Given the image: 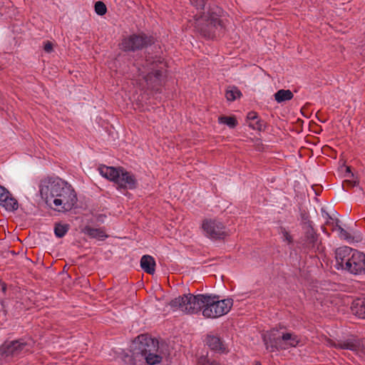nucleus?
<instances>
[{
  "label": "nucleus",
  "instance_id": "7",
  "mask_svg": "<svg viewBox=\"0 0 365 365\" xmlns=\"http://www.w3.org/2000/svg\"><path fill=\"white\" fill-rule=\"evenodd\" d=\"M301 252L313 256L322 250L320 235L317 232L314 226L304 227L300 229V237L298 240Z\"/></svg>",
  "mask_w": 365,
  "mask_h": 365
},
{
  "label": "nucleus",
  "instance_id": "14",
  "mask_svg": "<svg viewBox=\"0 0 365 365\" xmlns=\"http://www.w3.org/2000/svg\"><path fill=\"white\" fill-rule=\"evenodd\" d=\"M140 267L144 272L153 274L155 272V261L150 255H143L140 259Z\"/></svg>",
  "mask_w": 365,
  "mask_h": 365
},
{
  "label": "nucleus",
  "instance_id": "38",
  "mask_svg": "<svg viewBox=\"0 0 365 365\" xmlns=\"http://www.w3.org/2000/svg\"><path fill=\"white\" fill-rule=\"evenodd\" d=\"M297 122H298V125H299V123L301 122V120H300V119H299V118H298Z\"/></svg>",
  "mask_w": 365,
  "mask_h": 365
},
{
  "label": "nucleus",
  "instance_id": "24",
  "mask_svg": "<svg viewBox=\"0 0 365 365\" xmlns=\"http://www.w3.org/2000/svg\"><path fill=\"white\" fill-rule=\"evenodd\" d=\"M241 92L236 87H231L226 91L225 97L229 101H234L237 98H240Z\"/></svg>",
  "mask_w": 365,
  "mask_h": 365
},
{
  "label": "nucleus",
  "instance_id": "23",
  "mask_svg": "<svg viewBox=\"0 0 365 365\" xmlns=\"http://www.w3.org/2000/svg\"><path fill=\"white\" fill-rule=\"evenodd\" d=\"M210 0H190V3L197 9V10H203L204 11H207L208 9L210 11H212V9H210V4H207V2Z\"/></svg>",
  "mask_w": 365,
  "mask_h": 365
},
{
  "label": "nucleus",
  "instance_id": "27",
  "mask_svg": "<svg viewBox=\"0 0 365 365\" xmlns=\"http://www.w3.org/2000/svg\"><path fill=\"white\" fill-rule=\"evenodd\" d=\"M279 234L282 235V237L284 242H286L288 245L292 244L293 237L289 235V232L285 228L281 227Z\"/></svg>",
  "mask_w": 365,
  "mask_h": 365
},
{
  "label": "nucleus",
  "instance_id": "11",
  "mask_svg": "<svg viewBox=\"0 0 365 365\" xmlns=\"http://www.w3.org/2000/svg\"><path fill=\"white\" fill-rule=\"evenodd\" d=\"M201 228L203 235L212 240L223 239L227 235L225 226L217 219L206 218L203 220Z\"/></svg>",
  "mask_w": 365,
  "mask_h": 365
},
{
  "label": "nucleus",
  "instance_id": "36",
  "mask_svg": "<svg viewBox=\"0 0 365 365\" xmlns=\"http://www.w3.org/2000/svg\"><path fill=\"white\" fill-rule=\"evenodd\" d=\"M346 171H347L348 173H351V170H350V168H349V167H347V168H346Z\"/></svg>",
  "mask_w": 365,
  "mask_h": 365
},
{
  "label": "nucleus",
  "instance_id": "3",
  "mask_svg": "<svg viewBox=\"0 0 365 365\" xmlns=\"http://www.w3.org/2000/svg\"><path fill=\"white\" fill-rule=\"evenodd\" d=\"M155 344L153 339L145 335L138 336L131 346V364L141 365L144 361L149 365L160 363L162 356L155 354Z\"/></svg>",
  "mask_w": 365,
  "mask_h": 365
},
{
  "label": "nucleus",
  "instance_id": "1",
  "mask_svg": "<svg viewBox=\"0 0 365 365\" xmlns=\"http://www.w3.org/2000/svg\"><path fill=\"white\" fill-rule=\"evenodd\" d=\"M232 305V299H220L218 296L208 294H184L170 302V306L174 311L195 314L202 310L205 317L212 319L226 314Z\"/></svg>",
  "mask_w": 365,
  "mask_h": 365
},
{
  "label": "nucleus",
  "instance_id": "26",
  "mask_svg": "<svg viewBox=\"0 0 365 365\" xmlns=\"http://www.w3.org/2000/svg\"><path fill=\"white\" fill-rule=\"evenodd\" d=\"M219 123L225 124L230 128H235L237 125V120L234 117L231 116H221L218 119Z\"/></svg>",
  "mask_w": 365,
  "mask_h": 365
},
{
  "label": "nucleus",
  "instance_id": "29",
  "mask_svg": "<svg viewBox=\"0 0 365 365\" xmlns=\"http://www.w3.org/2000/svg\"><path fill=\"white\" fill-rule=\"evenodd\" d=\"M322 216L324 219H326L327 225H333L337 219L332 218L328 212H327L324 209H322Z\"/></svg>",
  "mask_w": 365,
  "mask_h": 365
},
{
  "label": "nucleus",
  "instance_id": "16",
  "mask_svg": "<svg viewBox=\"0 0 365 365\" xmlns=\"http://www.w3.org/2000/svg\"><path fill=\"white\" fill-rule=\"evenodd\" d=\"M83 232L91 238H96L99 240H103L107 237L104 230L101 228H94L90 226H86L83 230Z\"/></svg>",
  "mask_w": 365,
  "mask_h": 365
},
{
  "label": "nucleus",
  "instance_id": "2",
  "mask_svg": "<svg viewBox=\"0 0 365 365\" xmlns=\"http://www.w3.org/2000/svg\"><path fill=\"white\" fill-rule=\"evenodd\" d=\"M335 259L337 269H344L354 275L365 274V254L344 246L336 250Z\"/></svg>",
  "mask_w": 365,
  "mask_h": 365
},
{
  "label": "nucleus",
  "instance_id": "28",
  "mask_svg": "<svg viewBox=\"0 0 365 365\" xmlns=\"http://www.w3.org/2000/svg\"><path fill=\"white\" fill-rule=\"evenodd\" d=\"M95 11L97 14L103 16L107 11L106 6L102 1H97L95 4Z\"/></svg>",
  "mask_w": 365,
  "mask_h": 365
},
{
  "label": "nucleus",
  "instance_id": "6",
  "mask_svg": "<svg viewBox=\"0 0 365 365\" xmlns=\"http://www.w3.org/2000/svg\"><path fill=\"white\" fill-rule=\"evenodd\" d=\"M263 341L266 349L271 351L279 349H287L294 347L297 344L295 335L284 330H272L263 336Z\"/></svg>",
  "mask_w": 365,
  "mask_h": 365
},
{
  "label": "nucleus",
  "instance_id": "35",
  "mask_svg": "<svg viewBox=\"0 0 365 365\" xmlns=\"http://www.w3.org/2000/svg\"><path fill=\"white\" fill-rule=\"evenodd\" d=\"M2 291H3V292H5V291H6V286H5V284H4L2 285Z\"/></svg>",
  "mask_w": 365,
  "mask_h": 365
},
{
  "label": "nucleus",
  "instance_id": "10",
  "mask_svg": "<svg viewBox=\"0 0 365 365\" xmlns=\"http://www.w3.org/2000/svg\"><path fill=\"white\" fill-rule=\"evenodd\" d=\"M51 208L58 212H67L71 210L77 202V197L74 190L67 185L54 198Z\"/></svg>",
  "mask_w": 365,
  "mask_h": 365
},
{
  "label": "nucleus",
  "instance_id": "21",
  "mask_svg": "<svg viewBox=\"0 0 365 365\" xmlns=\"http://www.w3.org/2000/svg\"><path fill=\"white\" fill-rule=\"evenodd\" d=\"M5 209L8 211H15L18 209L19 205L17 200L12 196L11 194L9 195V197L5 199L2 202L0 203Z\"/></svg>",
  "mask_w": 365,
  "mask_h": 365
},
{
  "label": "nucleus",
  "instance_id": "5",
  "mask_svg": "<svg viewBox=\"0 0 365 365\" xmlns=\"http://www.w3.org/2000/svg\"><path fill=\"white\" fill-rule=\"evenodd\" d=\"M195 27L202 35L213 38L219 36L222 30L221 21L215 11L200 12V16L195 20Z\"/></svg>",
  "mask_w": 365,
  "mask_h": 365
},
{
  "label": "nucleus",
  "instance_id": "12",
  "mask_svg": "<svg viewBox=\"0 0 365 365\" xmlns=\"http://www.w3.org/2000/svg\"><path fill=\"white\" fill-rule=\"evenodd\" d=\"M30 345L24 339L6 341L0 346V354L6 358L19 356L28 352Z\"/></svg>",
  "mask_w": 365,
  "mask_h": 365
},
{
  "label": "nucleus",
  "instance_id": "31",
  "mask_svg": "<svg viewBox=\"0 0 365 365\" xmlns=\"http://www.w3.org/2000/svg\"><path fill=\"white\" fill-rule=\"evenodd\" d=\"M44 51L47 53H50L53 49V45L51 42L47 41L44 45Z\"/></svg>",
  "mask_w": 365,
  "mask_h": 365
},
{
  "label": "nucleus",
  "instance_id": "4",
  "mask_svg": "<svg viewBox=\"0 0 365 365\" xmlns=\"http://www.w3.org/2000/svg\"><path fill=\"white\" fill-rule=\"evenodd\" d=\"M98 170L103 178L113 182L118 190H133L137 187L138 180L135 176L123 168L101 165Z\"/></svg>",
  "mask_w": 365,
  "mask_h": 365
},
{
  "label": "nucleus",
  "instance_id": "15",
  "mask_svg": "<svg viewBox=\"0 0 365 365\" xmlns=\"http://www.w3.org/2000/svg\"><path fill=\"white\" fill-rule=\"evenodd\" d=\"M299 215L298 221H299L301 229L304 228L306 226L308 227L314 225V222L310 219L309 211L307 210V207H300Z\"/></svg>",
  "mask_w": 365,
  "mask_h": 365
},
{
  "label": "nucleus",
  "instance_id": "19",
  "mask_svg": "<svg viewBox=\"0 0 365 365\" xmlns=\"http://www.w3.org/2000/svg\"><path fill=\"white\" fill-rule=\"evenodd\" d=\"M351 312L354 314L361 319H365V302L361 299L354 301L351 305Z\"/></svg>",
  "mask_w": 365,
  "mask_h": 365
},
{
  "label": "nucleus",
  "instance_id": "34",
  "mask_svg": "<svg viewBox=\"0 0 365 365\" xmlns=\"http://www.w3.org/2000/svg\"><path fill=\"white\" fill-rule=\"evenodd\" d=\"M345 183L349 184V185H350V186H351V187H354V186H356V181H353V182H351V181H350V180H346V181H345Z\"/></svg>",
  "mask_w": 365,
  "mask_h": 365
},
{
  "label": "nucleus",
  "instance_id": "20",
  "mask_svg": "<svg viewBox=\"0 0 365 365\" xmlns=\"http://www.w3.org/2000/svg\"><path fill=\"white\" fill-rule=\"evenodd\" d=\"M293 96L292 92L289 90L281 89L274 93V99L279 103L289 101Z\"/></svg>",
  "mask_w": 365,
  "mask_h": 365
},
{
  "label": "nucleus",
  "instance_id": "22",
  "mask_svg": "<svg viewBox=\"0 0 365 365\" xmlns=\"http://www.w3.org/2000/svg\"><path fill=\"white\" fill-rule=\"evenodd\" d=\"M331 226L333 231L338 232V235L340 238L344 240L351 239V237L349 235V233L340 226L339 220H336V222Z\"/></svg>",
  "mask_w": 365,
  "mask_h": 365
},
{
  "label": "nucleus",
  "instance_id": "9",
  "mask_svg": "<svg viewBox=\"0 0 365 365\" xmlns=\"http://www.w3.org/2000/svg\"><path fill=\"white\" fill-rule=\"evenodd\" d=\"M145 62L146 65H140L138 68L139 76L148 84L160 81L163 73V63L159 60L150 61V59H147Z\"/></svg>",
  "mask_w": 365,
  "mask_h": 365
},
{
  "label": "nucleus",
  "instance_id": "8",
  "mask_svg": "<svg viewBox=\"0 0 365 365\" xmlns=\"http://www.w3.org/2000/svg\"><path fill=\"white\" fill-rule=\"evenodd\" d=\"M67 185V182L59 178H48L43 179L39 185L41 196L49 207H52L54 198L58 197Z\"/></svg>",
  "mask_w": 365,
  "mask_h": 365
},
{
  "label": "nucleus",
  "instance_id": "18",
  "mask_svg": "<svg viewBox=\"0 0 365 365\" xmlns=\"http://www.w3.org/2000/svg\"><path fill=\"white\" fill-rule=\"evenodd\" d=\"M334 346L336 349H348L351 351H356L359 350L360 347V343L356 340L348 339L344 341H341L337 344H334Z\"/></svg>",
  "mask_w": 365,
  "mask_h": 365
},
{
  "label": "nucleus",
  "instance_id": "13",
  "mask_svg": "<svg viewBox=\"0 0 365 365\" xmlns=\"http://www.w3.org/2000/svg\"><path fill=\"white\" fill-rule=\"evenodd\" d=\"M152 43L153 39L150 36H148L145 34H134L124 38L120 45L121 48L124 51H135L136 50L143 49Z\"/></svg>",
  "mask_w": 365,
  "mask_h": 365
},
{
  "label": "nucleus",
  "instance_id": "33",
  "mask_svg": "<svg viewBox=\"0 0 365 365\" xmlns=\"http://www.w3.org/2000/svg\"><path fill=\"white\" fill-rule=\"evenodd\" d=\"M300 113L301 114L304 116L305 118H309V117L310 116V113L309 112H306L305 109L304 108H302L301 110H300Z\"/></svg>",
  "mask_w": 365,
  "mask_h": 365
},
{
  "label": "nucleus",
  "instance_id": "30",
  "mask_svg": "<svg viewBox=\"0 0 365 365\" xmlns=\"http://www.w3.org/2000/svg\"><path fill=\"white\" fill-rule=\"evenodd\" d=\"M10 192L6 190L4 187L0 185V203L2 202L5 199L9 197Z\"/></svg>",
  "mask_w": 365,
  "mask_h": 365
},
{
  "label": "nucleus",
  "instance_id": "39",
  "mask_svg": "<svg viewBox=\"0 0 365 365\" xmlns=\"http://www.w3.org/2000/svg\"><path fill=\"white\" fill-rule=\"evenodd\" d=\"M257 365H261V364H257Z\"/></svg>",
  "mask_w": 365,
  "mask_h": 365
},
{
  "label": "nucleus",
  "instance_id": "25",
  "mask_svg": "<svg viewBox=\"0 0 365 365\" xmlns=\"http://www.w3.org/2000/svg\"><path fill=\"white\" fill-rule=\"evenodd\" d=\"M68 230V225L56 224L54 227V233L58 237H63Z\"/></svg>",
  "mask_w": 365,
  "mask_h": 365
},
{
  "label": "nucleus",
  "instance_id": "37",
  "mask_svg": "<svg viewBox=\"0 0 365 365\" xmlns=\"http://www.w3.org/2000/svg\"><path fill=\"white\" fill-rule=\"evenodd\" d=\"M3 15L1 10L0 9V17Z\"/></svg>",
  "mask_w": 365,
  "mask_h": 365
},
{
  "label": "nucleus",
  "instance_id": "32",
  "mask_svg": "<svg viewBox=\"0 0 365 365\" xmlns=\"http://www.w3.org/2000/svg\"><path fill=\"white\" fill-rule=\"evenodd\" d=\"M257 118V113L255 112H250L247 114V118L249 120H255Z\"/></svg>",
  "mask_w": 365,
  "mask_h": 365
},
{
  "label": "nucleus",
  "instance_id": "17",
  "mask_svg": "<svg viewBox=\"0 0 365 365\" xmlns=\"http://www.w3.org/2000/svg\"><path fill=\"white\" fill-rule=\"evenodd\" d=\"M206 344L212 350L223 351L225 347L218 336L208 335L206 338Z\"/></svg>",
  "mask_w": 365,
  "mask_h": 365
}]
</instances>
